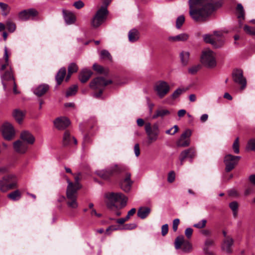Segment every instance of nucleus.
Segmentation results:
<instances>
[{"label": "nucleus", "mask_w": 255, "mask_h": 255, "mask_svg": "<svg viewBox=\"0 0 255 255\" xmlns=\"http://www.w3.org/2000/svg\"><path fill=\"white\" fill-rule=\"evenodd\" d=\"M189 14L196 22L204 21L222 5V0H189Z\"/></svg>", "instance_id": "nucleus-1"}, {"label": "nucleus", "mask_w": 255, "mask_h": 255, "mask_svg": "<svg viewBox=\"0 0 255 255\" xmlns=\"http://www.w3.org/2000/svg\"><path fill=\"white\" fill-rule=\"evenodd\" d=\"M105 197L106 198V203L107 207L112 210L116 206L115 204L119 202L121 208L125 207L127 204L128 198L121 193L109 192L105 194Z\"/></svg>", "instance_id": "nucleus-2"}, {"label": "nucleus", "mask_w": 255, "mask_h": 255, "mask_svg": "<svg viewBox=\"0 0 255 255\" xmlns=\"http://www.w3.org/2000/svg\"><path fill=\"white\" fill-rule=\"evenodd\" d=\"M17 187L16 176L13 174H7L0 179V191L6 193Z\"/></svg>", "instance_id": "nucleus-3"}, {"label": "nucleus", "mask_w": 255, "mask_h": 255, "mask_svg": "<svg viewBox=\"0 0 255 255\" xmlns=\"http://www.w3.org/2000/svg\"><path fill=\"white\" fill-rule=\"evenodd\" d=\"M112 83V81L111 80H106L102 77H97L93 79L90 84V87L93 90H99V92L94 93L93 96L96 98H100L103 93L105 86Z\"/></svg>", "instance_id": "nucleus-4"}, {"label": "nucleus", "mask_w": 255, "mask_h": 255, "mask_svg": "<svg viewBox=\"0 0 255 255\" xmlns=\"http://www.w3.org/2000/svg\"><path fill=\"white\" fill-rule=\"evenodd\" d=\"M201 62L206 67H215L217 65L215 53L209 48L205 49L202 52Z\"/></svg>", "instance_id": "nucleus-5"}, {"label": "nucleus", "mask_w": 255, "mask_h": 255, "mask_svg": "<svg viewBox=\"0 0 255 255\" xmlns=\"http://www.w3.org/2000/svg\"><path fill=\"white\" fill-rule=\"evenodd\" d=\"M145 131L147 134L148 143L156 141L160 133L159 126L157 123L151 126L150 123H146L144 127Z\"/></svg>", "instance_id": "nucleus-6"}, {"label": "nucleus", "mask_w": 255, "mask_h": 255, "mask_svg": "<svg viewBox=\"0 0 255 255\" xmlns=\"http://www.w3.org/2000/svg\"><path fill=\"white\" fill-rule=\"evenodd\" d=\"M108 10L106 6H101L93 17L91 25L94 28L100 26L106 20Z\"/></svg>", "instance_id": "nucleus-7"}, {"label": "nucleus", "mask_w": 255, "mask_h": 255, "mask_svg": "<svg viewBox=\"0 0 255 255\" xmlns=\"http://www.w3.org/2000/svg\"><path fill=\"white\" fill-rule=\"evenodd\" d=\"M66 197V203L68 207L74 209L78 207L77 191L76 190H73L70 186L67 188Z\"/></svg>", "instance_id": "nucleus-8"}, {"label": "nucleus", "mask_w": 255, "mask_h": 255, "mask_svg": "<svg viewBox=\"0 0 255 255\" xmlns=\"http://www.w3.org/2000/svg\"><path fill=\"white\" fill-rule=\"evenodd\" d=\"M0 131L3 137L7 140H11L15 135V130L13 126L8 122H4L2 125Z\"/></svg>", "instance_id": "nucleus-9"}, {"label": "nucleus", "mask_w": 255, "mask_h": 255, "mask_svg": "<svg viewBox=\"0 0 255 255\" xmlns=\"http://www.w3.org/2000/svg\"><path fill=\"white\" fill-rule=\"evenodd\" d=\"M170 89L169 84L165 81H159L154 86V90L158 97L162 99L169 92Z\"/></svg>", "instance_id": "nucleus-10"}, {"label": "nucleus", "mask_w": 255, "mask_h": 255, "mask_svg": "<svg viewBox=\"0 0 255 255\" xmlns=\"http://www.w3.org/2000/svg\"><path fill=\"white\" fill-rule=\"evenodd\" d=\"M174 245L176 250L181 248L184 253H189L192 250V244L188 241L185 240L183 236H178L175 239Z\"/></svg>", "instance_id": "nucleus-11"}, {"label": "nucleus", "mask_w": 255, "mask_h": 255, "mask_svg": "<svg viewBox=\"0 0 255 255\" xmlns=\"http://www.w3.org/2000/svg\"><path fill=\"white\" fill-rule=\"evenodd\" d=\"M124 170L122 167H119L116 165L110 169L98 171L97 172V175L103 179H108L111 176L120 173Z\"/></svg>", "instance_id": "nucleus-12"}, {"label": "nucleus", "mask_w": 255, "mask_h": 255, "mask_svg": "<svg viewBox=\"0 0 255 255\" xmlns=\"http://www.w3.org/2000/svg\"><path fill=\"white\" fill-rule=\"evenodd\" d=\"M232 78L234 82L241 85L240 90H244L247 86V80L243 75V71L241 69H237L232 72Z\"/></svg>", "instance_id": "nucleus-13"}, {"label": "nucleus", "mask_w": 255, "mask_h": 255, "mask_svg": "<svg viewBox=\"0 0 255 255\" xmlns=\"http://www.w3.org/2000/svg\"><path fill=\"white\" fill-rule=\"evenodd\" d=\"M192 134V131L189 129H186L180 135L177 140L176 144L178 147H186L190 143V137Z\"/></svg>", "instance_id": "nucleus-14"}, {"label": "nucleus", "mask_w": 255, "mask_h": 255, "mask_svg": "<svg viewBox=\"0 0 255 255\" xmlns=\"http://www.w3.org/2000/svg\"><path fill=\"white\" fill-rule=\"evenodd\" d=\"M38 12L34 8H29L20 11L18 13V17L19 20L27 21L30 19H33L37 16Z\"/></svg>", "instance_id": "nucleus-15"}, {"label": "nucleus", "mask_w": 255, "mask_h": 255, "mask_svg": "<svg viewBox=\"0 0 255 255\" xmlns=\"http://www.w3.org/2000/svg\"><path fill=\"white\" fill-rule=\"evenodd\" d=\"M77 140L75 137L72 136L70 132L66 130L62 138V145L64 146H73L77 145Z\"/></svg>", "instance_id": "nucleus-16"}, {"label": "nucleus", "mask_w": 255, "mask_h": 255, "mask_svg": "<svg viewBox=\"0 0 255 255\" xmlns=\"http://www.w3.org/2000/svg\"><path fill=\"white\" fill-rule=\"evenodd\" d=\"M203 38L206 43L212 44L216 48L221 47L224 43V40L223 39H218L216 38H214L210 34H205L203 36Z\"/></svg>", "instance_id": "nucleus-17"}, {"label": "nucleus", "mask_w": 255, "mask_h": 255, "mask_svg": "<svg viewBox=\"0 0 255 255\" xmlns=\"http://www.w3.org/2000/svg\"><path fill=\"white\" fill-rule=\"evenodd\" d=\"M70 124V122L66 117H59L54 121V126L59 130H63L67 128Z\"/></svg>", "instance_id": "nucleus-18"}, {"label": "nucleus", "mask_w": 255, "mask_h": 255, "mask_svg": "<svg viewBox=\"0 0 255 255\" xmlns=\"http://www.w3.org/2000/svg\"><path fill=\"white\" fill-rule=\"evenodd\" d=\"M234 240L232 237H227L226 239H224L221 244L222 251L227 254H231L232 252V248Z\"/></svg>", "instance_id": "nucleus-19"}, {"label": "nucleus", "mask_w": 255, "mask_h": 255, "mask_svg": "<svg viewBox=\"0 0 255 255\" xmlns=\"http://www.w3.org/2000/svg\"><path fill=\"white\" fill-rule=\"evenodd\" d=\"M14 150L19 154L25 153L28 149V145L21 140H17L13 142Z\"/></svg>", "instance_id": "nucleus-20"}, {"label": "nucleus", "mask_w": 255, "mask_h": 255, "mask_svg": "<svg viewBox=\"0 0 255 255\" xmlns=\"http://www.w3.org/2000/svg\"><path fill=\"white\" fill-rule=\"evenodd\" d=\"M20 137L21 140L27 144H33L35 140L33 135L27 130L22 131L20 133Z\"/></svg>", "instance_id": "nucleus-21"}, {"label": "nucleus", "mask_w": 255, "mask_h": 255, "mask_svg": "<svg viewBox=\"0 0 255 255\" xmlns=\"http://www.w3.org/2000/svg\"><path fill=\"white\" fill-rule=\"evenodd\" d=\"M62 13L64 19L66 24L71 25L75 23L76 18L73 13L70 11H67L65 9H63Z\"/></svg>", "instance_id": "nucleus-22"}, {"label": "nucleus", "mask_w": 255, "mask_h": 255, "mask_svg": "<svg viewBox=\"0 0 255 255\" xmlns=\"http://www.w3.org/2000/svg\"><path fill=\"white\" fill-rule=\"evenodd\" d=\"M215 241L212 238H207L204 242L203 250L207 255H213V253L210 250V248L215 246Z\"/></svg>", "instance_id": "nucleus-23"}, {"label": "nucleus", "mask_w": 255, "mask_h": 255, "mask_svg": "<svg viewBox=\"0 0 255 255\" xmlns=\"http://www.w3.org/2000/svg\"><path fill=\"white\" fill-rule=\"evenodd\" d=\"M131 185L130 174L127 173L126 178L121 182V187L124 191L128 192L130 190Z\"/></svg>", "instance_id": "nucleus-24"}, {"label": "nucleus", "mask_w": 255, "mask_h": 255, "mask_svg": "<svg viewBox=\"0 0 255 255\" xmlns=\"http://www.w3.org/2000/svg\"><path fill=\"white\" fill-rule=\"evenodd\" d=\"M0 78L3 88L4 90H6V81H11L12 82H14L13 76L11 70L6 71L4 74H1L0 75Z\"/></svg>", "instance_id": "nucleus-25"}, {"label": "nucleus", "mask_w": 255, "mask_h": 255, "mask_svg": "<svg viewBox=\"0 0 255 255\" xmlns=\"http://www.w3.org/2000/svg\"><path fill=\"white\" fill-rule=\"evenodd\" d=\"M196 152L194 149L189 148L182 151L180 154V159H192L195 157Z\"/></svg>", "instance_id": "nucleus-26"}, {"label": "nucleus", "mask_w": 255, "mask_h": 255, "mask_svg": "<svg viewBox=\"0 0 255 255\" xmlns=\"http://www.w3.org/2000/svg\"><path fill=\"white\" fill-rule=\"evenodd\" d=\"M189 38L188 34L182 33L176 36H170L168 37V40L170 42L185 41Z\"/></svg>", "instance_id": "nucleus-27"}, {"label": "nucleus", "mask_w": 255, "mask_h": 255, "mask_svg": "<svg viewBox=\"0 0 255 255\" xmlns=\"http://www.w3.org/2000/svg\"><path fill=\"white\" fill-rule=\"evenodd\" d=\"M92 72L87 69H83L80 73L79 79L82 83L86 82L91 77Z\"/></svg>", "instance_id": "nucleus-28"}, {"label": "nucleus", "mask_w": 255, "mask_h": 255, "mask_svg": "<svg viewBox=\"0 0 255 255\" xmlns=\"http://www.w3.org/2000/svg\"><path fill=\"white\" fill-rule=\"evenodd\" d=\"M150 211L151 210L149 207H141L137 211V215L140 219H143L146 218L150 213Z\"/></svg>", "instance_id": "nucleus-29"}, {"label": "nucleus", "mask_w": 255, "mask_h": 255, "mask_svg": "<svg viewBox=\"0 0 255 255\" xmlns=\"http://www.w3.org/2000/svg\"><path fill=\"white\" fill-rule=\"evenodd\" d=\"M3 60L5 61V63L2 64V59H0V72L4 70L6 67L9 65V56L6 47H5L4 49Z\"/></svg>", "instance_id": "nucleus-30"}, {"label": "nucleus", "mask_w": 255, "mask_h": 255, "mask_svg": "<svg viewBox=\"0 0 255 255\" xmlns=\"http://www.w3.org/2000/svg\"><path fill=\"white\" fill-rule=\"evenodd\" d=\"M139 38V33L138 31L136 29H132L128 34V40L130 42H134L138 40Z\"/></svg>", "instance_id": "nucleus-31"}, {"label": "nucleus", "mask_w": 255, "mask_h": 255, "mask_svg": "<svg viewBox=\"0 0 255 255\" xmlns=\"http://www.w3.org/2000/svg\"><path fill=\"white\" fill-rule=\"evenodd\" d=\"M49 86L46 84L38 86L34 90V93L37 96L40 97L44 94L48 90Z\"/></svg>", "instance_id": "nucleus-32"}, {"label": "nucleus", "mask_w": 255, "mask_h": 255, "mask_svg": "<svg viewBox=\"0 0 255 255\" xmlns=\"http://www.w3.org/2000/svg\"><path fill=\"white\" fill-rule=\"evenodd\" d=\"M66 70L65 67H62L59 69L58 72L57 73L55 76V79L58 85L61 84L66 75Z\"/></svg>", "instance_id": "nucleus-33"}, {"label": "nucleus", "mask_w": 255, "mask_h": 255, "mask_svg": "<svg viewBox=\"0 0 255 255\" xmlns=\"http://www.w3.org/2000/svg\"><path fill=\"white\" fill-rule=\"evenodd\" d=\"M80 180V174L78 175H77L75 177V183H72L68 179L67 180V182L68 183V186H71V188L73 190H76V191H78V190H79L81 188V185L79 182V181Z\"/></svg>", "instance_id": "nucleus-34"}, {"label": "nucleus", "mask_w": 255, "mask_h": 255, "mask_svg": "<svg viewBox=\"0 0 255 255\" xmlns=\"http://www.w3.org/2000/svg\"><path fill=\"white\" fill-rule=\"evenodd\" d=\"M170 114V112L169 110L160 108L156 111L155 114L152 116V118L155 119L158 117L163 118Z\"/></svg>", "instance_id": "nucleus-35"}, {"label": "nucleus", "mask_w": 255, "mask_h": 255, "mask_svg": "<svg viewBox=\"0 0 255 255\" xmlns=\"http://www.w3.org/2000/svg\"><path fill=\"white\" fill-rule=\"evenodd\" d=\"M190 53L188 51H183L180 52L179 57L182 65L186 66L189 62Z\"/></svg>", "instance_id": "nucleus-36"}, {"label": "nucleus", "mask_w": 255, "mask_h": 255, "mask_svg": "<svg viewBox=\"0 0 255 255\" xmlns=\"http://www.w3.org/2000/svg\"><path fill=\"white\" fill-rule=\"evenodd\" d=\"M78 66L75 63L70 64L68 67V74L66 77V81H68L72 74L78 71Z\"/></svg>", "instance_id": "nucleus-37"}, {"label": "nucleus", "mask_w": 255, "mask_h": 255, "mask_svg": "<svg viewBox=\"0 0 255 255\" xmlns=\"http://www.w3.org/2000/svg\"><path fill=\"white\" fill-rule=\"evenodd\" d=\"M25 113L18 109L15 110L13 112V116L18 123L22 122Z\"/></svg>", "instance_id": "nucleus-38"}, {"label": "nucleus", "mask_w": 255, "mask_h": 255, "mask_svg": "<svg viewBox=\"0 0 255 255\" xmlns=\"http://www.w3.org/2000/svg\"><path fill=\"white\" fill-rule=\"evenodd\" d=\"M7 197L12 201H17L21 197V193L19 190H16L7 195Z\"/></svg>", "instance_id": "nucleus-39"}, {"label": "nucleus", "mask_w": 255, "mask_h": 255, "mask_svg": "<svg viewBox=\"0 0 255 255\" xmlns=\"http://www.w3.org/2000/svg\"><path fill=\"white\" fill-rule=\"evenodd\" d=\"M0 8L1 10V14L4 16H7L11 10L10 7L7 3L2 2H0Z\"/></svg>", "instance_id": "nucleus-40"}, {"label": "nucleus", "mask_w": 255, "mask_h": 255, "mask_svg": "<svg viewBox=\"0 0 255 255\" xmlns=\"http://www.w3.org/2000/svg\"><path fill=\"white\" fill-rule=\"evenodd\" d=\"M226 171L229 172L234 168L238 164V160H224Z\"/></svg>", "instance_id": "nucleus-41"}, {"label": "nucleus", "mask_w": 255, "mask_h": 255, "mask_svg": "<svg viewBox=\"0 0 255 255\" xmlns=\"http://www.w3.org/2000/svg\"><path fill=\"white\" fill-rule=\"evenodd\" d=\"M236 10L237 11L238 18L244 19L245 18V11L241 3H238L237 4Z\"/></svg>", "instance_id": "nucleus-42"}, {"label": "nucleus", "mask_w": 255, "mask_h": 255, "mask_svg": "<svg viewBox=\"0 0 255 255\" xmlns=\"http://www.w3.org/2000/svg\"><path fill=\"white\" fill-rule=\"evenodd\" d=\"M100 58L104 60H108L110 62L112 60V57L108 51L103 50L100 53Z\"/></svg>", "instance_id": "nucleus-43"}, {"label": "nucleus", "mask_w": 255, "mask_h": 255, "mask_svg": "<svg viewBox=\"0 0 255 255\" xmlns=\"http://www.w3.org/2000/svg\"><path fill=\"white\" fill-rule=\"evenodd\" d=\"M229 207L233 212L234 217H236L238 214L239 205L237 202L234 201L229 204Z\"/></svg>", "instance_id": "nucleus-44"}, {"label": "nucleus", "mask_w": 255, "mask_h": 255, "mask_svg": "<svg viewBox=\"0 0 255 255\" xmlns=\"http://www.w3.org/2000/svg\"><path fill=\"white\" fill-rule=\"evenodd\" d=\"M247 150L255 151V138H252L249 140L246 145Z\"/></svg>", "instance_id": "nucleus-45"}, {"label": "nucleus", "mask_w": 255, "mask_h": 255, "mask_svg": "<svg viewBox=\"0 0 255 255\" xmlns=\"http://www.w3.org/2000/svg\"><path fill=\"white\" fill-rule=\"evenodd\" d=\"M6 25L7 26V30L10 32H13L16 29V25L15 23L9 19L6 20Z\"/></svg>", "instance_id": "nucleus-46"}, {"label": "nucleus", "mask_w": 255, "mask_h": 255, "mask_svg": "<svg viewBox=\"0 0 255 255\" xmlns=\"http://www.w3.org/2000/svg\"><path fill=\"white\" fill-rule=\"evenodd\" d=\"M185 22V17L183 15L179 16L176 20V27L177 29H180L184 22Z\"/></svg>", "instance_id": "nucleus-47"}, {"label": "nucleus", "mask_w": 255, "mask_h": 255, "mask_svg": "<svg viewBox=\"0 0 255 255\" xmlns=\"http://www.w3.org/2000/svg\"><path fill=\"white\" fill-rule=\"evenodd\" d=\"M78 86L77 85H73L70 87L66 92V96L69 97L76 94L77 92Z\"/></svg>", "instance_id": "nucleus-48"}, {"label": "nucleus", "mask_w": 255, "mask_h": 255, "mask_svg": "<svg viewBox=\"0 0 255 255\" xmlns=\"http://www.w3.org/2000/svg\"><path fill=\"white\" fill-rule=\"evenodd\" d=\"M244 30L249 35H255V27H251L246 25L244 27Z\"/></svg>", "instance_id": "nucleus-49"}, {"label": "nucleus", "mask_w": 255, "mask_h": 255, "mask_svg": "<svg viewBox=\"0 0 255 255\" xmlns=\"http://www.w3.org/2000/svg\"><path fill=\"white\" fill-rule=\"evenodd\" d=\"M232 147L235 153L238 154L239 153V138L238 137L235 140L233 144Z\"/></svg>", "instance_id": "nucleus-50"}, {"label": "nucleus", "mask_w": 255, "mask_h": 255, "mask_svg": "<svg viewBox=\"0 0 255 255\" xmlns=\"http://www.w3.org/2000/svg\"><path fill=\"white\" fill-rule=\"evenodd\" d=\"M184 89L178 88L171 95V97L173 99L177 98L180 95L185 92Z\"/></svg>", "instance_id": "nucleus-51"}, {"label": "nucleus", "mask_w": 255, "mask_h": 255, "mask_svg": "<svg viewBox=\"0 0 255 255\" xmlns=\"http://www.w3.org/2000/svg\"><path fill=\"white\" fill-rule=\"evenodd\" d=\"M207 223V220L203 219L199 222L193 225V227L197 229H203L205 227Z\"/></svg>", "instance_id": "nucleus-52"}, {"label": "nucleus", "mask_w": 255, "mask_h": 255, "mask_svg": "<svg viewBox=\"0 0 255 255\" xmlns=\"http://www.w3.org/2000/svg\"><path fill=\"white\" fill-rule=\"evenodd\" d=\"M178 130V127L177 125H174L171 128L167 129L165 131V133L167 134L174 135Z\"/></svg>", "instance_id": "nucleus-53"}, {"label": "nucleus", "mask_w": 255, "mask_h": 255, "mask_svg": "<svg viewBox=\"0 0 255 255\" xmlns=\"http://www.w3.org/2000/svg\"><path fill=\"white\" fill-rule=\"evenodd\" d=\"M93 68L94 70L98 72L99 73H102L104 72V68L103 67L99 65L98 64H97L96 63H95L93 65Z\"/></svg>", "instance_id": "nucleus-54"}, {"label": "nucleus", "mask_w": 255, "mask_h": 255, "mask_svg": "<svg viewBox=\"0 0 255 255\" xmlns=\"http://www.w3.org/2000/svg\"><path fill=\"white\" fill-rule=\"evenodd\" d=\"M73 5L75 7V8L79 9L82 8L84 6V3L82 0H79L75 1L73 3Z\"/></svg>", "instance_id": "nucleus-55"}, {"label": "nucleus", "mask_w": 255, "mask_h": 255, "mask_svg": "<svg viewBox=\"0 0 255 255\" xmlns=\"http://www.w3.org/2000/svg\"><path fill=\"white\" fill-rule=\"evenodd\" d=\"M179 223L180 220L179 219H175L173 221L172 229L174 232L177 231Z\"/></svg>", "instance_id": "nucleus-56"}, {"label": "nucleus", "mask_w": 255, "mask_h": 255, "mask_svg": "<svg viewBox=\"0 0 255 255\" xmlns=\"http://www.w3.org/2000/svg\"><path fill=\"white\" fill-rule=\"evenodd\" d=\"M199 69V66H194L188 69V72L191 74H195Z\"/></svg>", "instance_id": "nucleus-57"}, {"label": "nucleus", "mask_w": 255, "mask_h": 255, "mask_svg": "<svg viewBox=\"0 0 255 255\" xmlns=\"http://www.w3.org/2000/svg\"><path fill=\"white\" fill-rule=\"evenodd\" d=\"M168 231V225L166 224L163 225L161 227V234L163 236H165Z\"/></svg>", "instance_id": "nucleus-58"}, {"label": "nucleus", "mask_w": 255, "mask_h": 255, "mask_svg": "<svg viewBox=\"0 0 255 255\" xmlns=\"http://www.w3.org/2000/svg\"><path fill=\"white\" fill-rule=\"evenodd\" d=\"M193 229L191 228H187L185 231V235L188 239H190L193 234Z\"/></svg>", "instance_id": "nucleus-59"}, {"label": "nucleus", "mask_w": 255, "mask_h": 255, "mask_svg": "<svg viewBox=\"0 0 255 255\" xmlns=\"http://www.w3.org/2000/svg\"><path fill=\"white\" fill-rule=\"evenodd\" d=\"M175 173L173 171L170 172L168 175V181L170 183L173 182L175 180Z\"/></svg>", "instance_id": "nucleus-60"}, {"label": "nucleus", "mask_w": 255, "mask_h": 255, "mask_svg": "<svg viewBox=\"0 0 255 255\" xmlns=\"http://www.w3.org/2000/svg\"><path fill=\"white\" fill-rule=\"evenodd\" d=\"M136 227V225L134 223L127 224L124 226V229L125 230H132Z\"/></svg>", "instance_id": "nucleus-61"}, {"label": "nucleus", "mask_w": 255, "mask_h": 255, "mask_svg": "<svg viewBox=\"0 0 255 255\" xmlns=\"http://www.w3.org/2000/svg\"><path fill=\"white\" fill-rule=\"evenodd\" d=\"M229 195L232 197H238L239 193L237 190L234 189H232L228 191Z\"/></svg>", "instance_id": "nucleus-62"}, {"label": "nucleus", "mask_w": 255, "mask_h": 255, "mask_svg": "<svg viewBox=\"0 0 255 255\" xmlns=\"http://www.w3.org/2000/svg\"><path fill=\"white\" fill-rule=\"evenodd\" d=\"M201 234L205 236H209L211 235V232L208 229H204L201 231Z\"/></svg>", "instance_id": "nucleus-63"}, {"label": "nucleus", "mask_w": 255, "mask_h": 255, "mask_svg": "<svg viewBox=\"0 0 255 255\" xmlns=\"http://www.w3.org/2000/svg\"><path fill=\"white\" fill-rule=\"evenodd\" d=\"M134 151L136 157H137L140 154V150L139 145L135 144L134 146Z\"/></svg>", "instance_id": "nucleus-64"}]
</instances>
